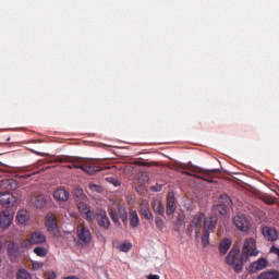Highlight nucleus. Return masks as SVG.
Returning a JSON list of instances; mask_svg holds the SVG:
<instances>
[{"label":"nucleus","mask_w":279,"mask_h":279,"mask_svg":"<svg viewBox=\"0 0 279 279\" xmlns=\"http://www.w3.org/2000/svg\"><path fill=\"white\" fill-rule=\"evenodd\" d=\"M250 256H258L256 240L254 238H248L245 240L242 248V254L240 256V262H238L233 267L234 271L241 274V271H243V263H247V258Z\"/></svg>","instance_id":"f257e3e1"},{"label":"nucleus","mask_w":279,"mask_h":279,"mask_svg":"<svg viewBox=\"0 0 279 279\" xmlns=\"http://www.w3.org/2000/svg\"><path fill=\"white\" fill-rule=\"evenodd\" d=\"M233 225L235 226L239 232H250V228H252V222L250 218L243 214H238L233 218Z\"/></svg>","instance_id":"f03ea898"},{"label":"nucleus","mask_w":279,"mask_h":279,"mask_svg":"<svg viewBox=\"0 0 279 279\" xmlns=\"http://www.w3.org/2000/svg\"><path fill=\"white\" fill-rule=\"evenodd\" d=\"M74 168L82 169V171L88 173V175H95V173H98V171H104V169H110V167H100L99 163L95 161H89L82 165H74Z\"/></svg>","instance_id":"7ed1b4c3"},{"label":"nucleus","mask_w":279,"mask_h":279,"mask_svg":"<svg viewBox=\"0 0 279 279\" xmlns=\"http://www.w3.org/2000/svg\"><path fill=\"white\" fill-rule=\"evenodd\" d=\"M77 236L78 245H81V247H86L90 245V241H93V234H90V229L86 227L77 228Z\"/></svg>","instance_id":"20e7f679"},{"label":"nucleus","mask_w":279,"mask_h":279,"mask_svg":"<svg viewBox=\"0 0 279 279\" xmlns=\"http://www.w3.org/2000/svg\"><path fill=\"white\" fill-rule=\"evenodd\" d=\"M46 227L48 232L52 234V236H60V229H58V220L53 214H48L46 216Z\"/></svg>","instance_id":"39448f33"},{"label":"nucleus","mask_w":279,"mask_h":279,"mask_svg":"<svg viewBox=\"0 0 279 279\" xmlns=\"http://www.w3.org/2000/svg\"><path fill=\"white\" fill-rule=\"evenodd\" d=\"M77 208L86 221H95V211L90 210V206H88V204L81 202L77 204Z\"/></svg>","instance_id":"423d86ee"},{"label":"nucleus","mask_w":279,"mask_h":279,"mask_svg":"<svg viewBox=\"0 0 279 279\" xmlns=\"http://www.w3.org/2000/svg\"><path fill=\"white\" fill-rule=\"evenodd\" d=\"M12 219H14V216L10 214V209H5L0 213V228H3V230L10 228Z\"/></svg>","instance_id":"0eeeda50"},{"label":"nucleus","mask_w":279,"mask_h":279,"mask_svg":"<svg viewBox=\"0 0 279 279\" xmlns=\"http://www.w3.org/2000/svg\"><path fill=\"white\" fill-rule=\"evenodd\" d=\"M267 265H268L267 259L259 258L250 265L248 271L250 274H258V271H263V269H265Z\"/></svg>","instance_id":"6e6552de"},{"label":"nucleus","mask_w":279,"mask_h":279,"mask_svg":"<svg viewBox=\"0 0 279 279\" xmlns=\"http://www.w3.org/2000/svg\"><path fill=\"white\" fill-rule=\"evenodd\" d=\"M217 229V217L209 216L205 217V220L203 221V231L205 232H215Z\"/></svg>","instance_id":"1a4fd4ad"},{"label":"nucleus","mask_w":279,"mask_h":279,"mask_svg":"<svg viewBox=\"0 0 279 279\" xmlns=\"http://www.w3.org/2000/svg\"><path fill=\"white\" fill-rule=\"evenodd\" d=\"M262 234L266 241H278V230L274 227H264L262 230Z\"/></svg>","instance_id":"9d476101"},{"label":"nucleus","mask_w":279,"mask_h":279,"mask_svg":"<svg viewBox=\"0 0 279 279\" xmlns=\"http://www.w3.org/2000/svg\"><path fill=\"white\" fill-rule=\"evenodd\" d=\"M16 196H14L12 193H0V204L1 206H14L16 204Z\"/></svg>","instance_id":"9b49d317"},{"label":"nucleus","mask_w":279,"mask_h":279,"mask_svg":"<svg viewBox=\"0 0 279 279\" xmlns=\"http://www.w3.org/2000/svg\"><path fill=\"white\" fill-rule=\"evenodd\" d=\"M96 217L98 225L101 226V228H110V219L108 218V215L106 214V210L99 209L96 211Z\"/></svg>","instance_id":"f8f14e48"},{"label":"nucleus","mask_w":279,"mask_h":279,"mask_svg":"<svg viewBox=\"0 0 279 279\" xmlns=\"http://www.w3.org/2000/svg\"><path fill=\"white\" fill-rule=\"evenodd\" d=\"M178 208V203L175 202V196L171 193L168 194L166 213L167 215H173Z\"/></svg>","instance_id":"ddd939ff"},{"label":"nucleus","mask_w":279,"mask_h":279,"mask_svg":"<svg viewBox=\"0 0 279 279\" xmlns=\"http://www.w3.org/2000/svg\"><path fill=\"white\" fill-rule=\"evenodd\" d=\"M47 241V236H45L44 233L41 232H34L32 233L28 243H31V245H40L43 243H46Z\"/></svg>","instance_id":"4468645a"},{"label":"nucleus","mask_w":279,"mask_h":279,"mask_svg":"<svg viewBox=\"0 0 279 279\" xmlns=\"http://www.w3.org/2000/svg\"><path fill=\"white\" fill-rule=\"evenodd\" d=\"M140 213L144 219H147V221H149V219L153 217L151 211L149 210V204L147 202H142L140 205Z\"/></svg>","instance_id":"2eb2a0df"},{"label":"nucleus","mask_w":279,"mask_h":279,"mask_svg":"<svg viewBox=\"0 0 279 279\" xmlns=\"http://www.w3.org/2000/svg\"><path fill=\"white\" fill-rule=\"evenodd\" d=\"M206 219V214L205 213H198L196 214L191 222V228H199L204 220Z\"/></svg>","instance_id":"dca6fc26"},{"label":"nucleus","mask_w":279,"mask_h":279,"mask_svg":"<svg viewBox=\"0 0 279 279\" xmlns=\"http://www.w3.org/2000/svg\"><path fill=\"white\" fill-rule=\"evenodd\" d=\"M53 197L57 202H66L69 199V192L66 190L59 189L54 191Z\"/></svg>","instance_id":"f3484780"},{"label":"nucleus","mask_w":279,"mask_h":279,"mask_svg":"<svg viewBox=\"0 0 279 279\" xmlns=\"http://www.w3.org/2000/svg\"><path fill=\"white\" fill-rule=\"evenodd\" d=\"M32 204L35 208H45V206H47V199L45 195H38L32 198Z\"/></svg>","instance_id":"a211bd4d"},{"label":"nucleus","mask_w":279,"mask_h":279,"mask_svg":"<svg viewBox=\"0 0 279 279\" xmlns=\"http://www.w3.org/2000/svg\"><path fill=\"white\" fill-rule=\"evenodd\" d=\"M257 279H279V271L268 270V271L260 272L257 276Z\"/></svg>","instance_id":"6ab92c4d"},{"label":"nucleus","mask_w":279,"mask_h":279,"mask_svg":"<svg viewBox=\"0 0 279 279\" xmlns=\"http://www.w3.org/2000/svg\"><path fill=\"white\" fill-rule=\"evenodd\" d=\"M239 255V247H233L227 255L226 263L227 265H234L236 256Z\"/></svg>","instance_id":"aec40b11"},{"label":"nucleus","mask_w":279,"mask_h":279,"mask_svg":"<svg viewBox=\"0 0 279 279\" xmlns=\"http://www.w3.org/2000/svg\"><path fill=\"white\" fill-rule=\"evenodd\" d=\"M230 245H232V240L230 239H225L222 242H220L219 250H220L221 256L228 254V251L230 250Z\"/></svg>","instance_id":"412c9836"},{"label":"nucleus","mask_w":279,"mask_h":279,"mask_svg":"<svg viewBox=\"0 0 279 279\" xmlns=\"http://www.w3.org/2000/svg\"><path fill=\"white\" fill-rule=\"evenodd\" d=\"M153 210L154 213H157V215H165V206H162V202L160 199L153 201Z\"/></svg>","instance_id":"4be33fe9"},{"label":"nucleus","mask_w":279,"mask_h":279,"mask_svg":"<svg viewBox=\"0 0 279 279\" xmlns=\"http://www.w3.org/2000/svg\"><path fill=\"white\" fill-rule=\"evenodd\" d=\"M130 223L132 228H138L141 219L138 218V213H136V210H130Z\"/></svg>","instance_id":"5701e85b"},{"label":"nucleus","mask_w":279,"mask_h":279,"mask_svg":"<svg viewBox=\"0 0 279 279\" xmlns=\"http://www.w3.org/2000/svg\"><path fill=\"white\" fill-rule=\"evenodd\" d=\"M19 244L14 243V242H11L8 244L7 246V252L9 254V256H13V257H16L19 256Z\"/></svg>","instance_id":"b1692460"},{"label":"nucleus","mask_w":279,"mask_h":279,"mask_svg":"<svg viewBox=\"0 0 279 279\" xmlns=\"http://www.w3.org/2000/svg\"><path fill=\"white\" fill-rule=\"evenodd\" d=\"M117 243H119V241H114L113 246L116 250H119V252H130V250H132V244L130 242H124L119 245H117Z\"/></svg>","instance_id":"393cba45"},{"label":"nucleus","mask_w":279,"mask_h":279,"mask_svg":"<svg viewBox=\"0 0 279 279\" xmlns=\"http://www.w3.org/2000/svg\"><path fill=\"white\" fill-rule=\"evenodd\" d=\"M210 234H213L210 231L203 230V234L201 236L203 247H208L210 243Z\"/></svg>","instance_id":"a878e982"},{"label":"nucleus","mask_w":279,"mask_h":279,"mask_svg":"<svg viewBox=\"0 0 279 279\" xmlns=\"http://www.w3.org/2000/svg\"><path fill=\"white\" fill-rule=\"evenodd\" d=\"M219 204L229 208V206H232V198L228 194H222L219 196Z\"/></svg>","instance_id":"bb28decb"},{"label":"nucleus","mask_w":279,"mask_h":279,"mask_svg":"<svg viewBox=\"0 0 279 279\" xmlns=\"http://www.w3.org/2000/svg\"><path fill=\"white\" fill-rule=\"evenodd\" d=\"M16 279H32V275L25 269H20L16 272Z\"/></svg>","instance_id":"cd10ccee"},{"label":"nucleus","mask_w":279,"mask_h":279,"mask_svg":"<svg viewBox=\"0 0 279 279\" xmlns=\"http://www.w3.org/2000/svg\"><path fill=\"white\" fill-rule=\"evenodd\" d=\"M155 226L160 232H162L165 230V220L161 217L157 216L155 218Z\"/></svg>","instance_id":"c85d7f7f"},{"label":"nucleus","mask_w":279,"mask_h":279,"mask_svg":"<svg viewBox=\"0 0 279 279\" xmlns=\"http://www.w3.org/2000/svg\"><path fill=\"white\" fill-rule=\"evenodd\" d=\"M214 210L219 215H226V213H228V207L226 205L218 204L214 206Z\"/></svg>","instance_id":"c756f323"},{"label":"nucleus","mask_w":279,"mask_h":279,"mask_svg":"<svg viewBox=\"0 0 279 279\" xmlns=\"http://www.w3.org/2000/svg\"><path fill=\"white\" fill-rule=\"evenodd\" d=\"M34 254L40 256V258H45V256H47V248L37 246L34 248Z\"/></svg>","instance_id":"7c9ffc66"},{"label":"nucleus","mask_w":279,"mask_h":279,"mask_svg":"<svg viewBox=\"0 0 279 279\" xmlns=\"http://www.w3.org/2000/svg\"><path fill=\"white\" fill-rule=\"evenodd\" d=\"M2 186H7V189H16V182H14V180H4L2 181Z\"/></svg>","instance_id":"2f4dec72"},{"label":"nucleus","mask_w":279,"mask_h":279,"mask_svg":"<svg viewBox=\"0 0 279 279\" xmlns=\"http://www.w3.org/2000/svg\"><path fill=\"white\" fill-rule=\"evenodd\" d=\"M16 220L23 226V225L27 223V216H25L23 214H17Z\"/></svg>","instance_id":"473e14b6"},{"label":"nucleus","mask_w":279,"mask_h":279,"mask_svg":"<svg viewBox=\"0 0 279 279\" xmlns=\"http://www.w3.org/2000/svg\"><path fill=\"white\" fill-rule=\"evenodd\" d=\"M88 189H90V191H94V193H100L101 192V186H99L95 183H89Z\"/></svg>","instance_id":"72a5a7b5"},{"label":"nucleus","mask_w":279,"mask_h":279,"mask_svg":"<svg viewBox=\"0 0 279 279\" xmlns=\"http://www.w3.org/2000/svg\"><path fill=\"white\" fill-rule=\"evenodd\" d=\"M120 213V219L125 222L128 221V211H125V209H119Z\"/></svg>","instance_id":"f704fd0d"},{"label":"nucleus","mask_w":279,"mask_h":279,"mask_svg":"<svg viewBox=\"0 0 279 279\" xmlns=\"http://www.w3.org/2000/svg\"><path fill=\"white\" fill-rule=\"evenodd\" d=\"M110 217L114 223H119V215L117 214V211L111 210Z\"/></svg>","instance_id":"c9c22d12"},{"label":"nucleus","mask_w":279,"mask_h":279,"mask_svg":"<svg viewBox=\"0 0 279 279\" xmlns=\"http://www.w3.org/2000/svg\"><path fill=\"white\" fill-rule=\"evenodd\" d=\"M107 182H110L111 184H114L116 186H121V182L114 178H107Z\"/></svg>","instance_id":"e433bc0d"},{"label":"nucleus","mask_w":279,"mask_h":279,"mask_svg":"<svg viewBox=\"0 0 279 279\" xmlns=\"http://www.w3.org/2000/svg\"><path fill=\"white\" fill-rule=\"evenodd\" d=\"M45 264L43 262H34L33 263V269L36 271L40 269Z\"/></svg>","instance_id":"4c0bfd02"},{"label":"nucleus","mask_w":279,"mask_h":279,"mask_svg":"<svg viewBox=\"0 0 279 279\" xmlns=\"http://www.w3.org/2000/svg\"><path fill=\"white\" fill-rule=\"evenodd\" d=\"M46 278L47 279H56L57 278L56 271L46 272Z\"/></svg>","instance_id":"58836bf2"},{"label":"nucleus","mask_w":279,"mask_h":279,"mask_svg":"<svg viewBox=\"0 0 279 279\" xmlns=\"http://www.w3.org/2000/svg\"><path fill=\"white\" fill-rule=\"evenodd\" d=\"M151 191H155V193H159V191H162V185H155L151 187Z\"/></svg>","instance_id":"ea45409f"},{"label":"nucleus","mask_w":279,"mask_h":279,"mask_svg":"<svg viewBox=\"0 0 279 279\" xmlns=\"http://www.w3.org/2000/svg\"><path fill=\"white\" fill-rule=\"evenodd\" d=\"M147 279H160V276L158 275H149Z\"/></svg>","instance_id":"a19ab883"},{"label":"nucleus","mask_w":279,"mask_h":279,"mask_svg":"<svg viewBox=\"0 0 279 279\" xmlns=\"http://www.w3.org/2000/svg\"><path fill=\"white\" fill-rule=\"evenodd\" d=\"M64 279H80L77 276H69V277H65Z\"/></svg>","instance_id":"79ce46f5"},{"label":"nucleus","mask_w":279,"mask_h":279,"mask_svg":"<svg viewBox=\"0 0 279 279\" xmlns=\"http://www.w3.org/2000/svg\"><path fill=\"white\" fill-rule=\"evenodd\" d=\"M185 175H193V174H191V172H189V171H184L183 172Z\"/></svg>","instance_id":"37998d69"},{"label":"nucleus","mask_w":279,"mask_h":279,"mask_svg":"<svg viewBox=\"0 0 279 279\" xmlns=\"http://www.w3.org/2000/svg\"><path fill=\"white\" fill-rule=\"evenodd\" d=\"M267 204H274V201H267Z\"/></svg>","instance_id":"c03bdc74"},{"label":"nucleus","mask_w":279,"mask_h":279,"mask_svg":"<svg viewBox=\"0 0 279 279\" xmlns=\"http://www.w3.org/2000/svg\"><path fill=\"white\" fill-rule=\"evenodd\" d=\"M0 250H1V242H0Z\"/></svg>","instance_id":"a18cd8bd"}]
</instances>
